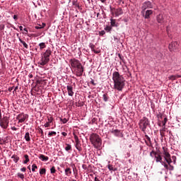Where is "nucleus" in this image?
I'll use <instances>...</instances> for the list:
<instances>
[{"mask_svg": "<svg viewBox=\"0 0 181 181\" xmlns=\"http://www.w3.org/2000/svg\"><path fill=\"white\" fill-rule=\"evenodd\" d=\"M111 133L113 134L115 136H121V131L118 129H112Z\"/></svg>", "mask_w": 181, "mask_h": 181, "instance_id": "obj_18", "label": "nucleus"}, {"mask_svg": "<svg viewBox=\"0 0 181 181\" xmlns=\"http://www.w3.org/2000/svg\"><path fill=\"white\" fill-rule=\"evenodd\" d=\"M62 135H63V136H67V133L63 132H62Z\"/></svg>", "mask_w": 181, "mask_h": 181, "instance_id": "obj_54", "label": "nucleus"}, {"mask_svg": "<svg viewBox=\"0 0 181 181\" xmlns=\"http://www.w3.org/2000/svg\"><path fill=\"white\" fill-rule=\"evenodd\" d=\"M65 145H66L65 151H66V152H69V151H72L71 145V144H65Z\"/></svg>", "mask_w": 181, "mask_h": 181, "instance_id": "obj_24", "label": "nucleus"}, {"mask_svg": "<svg viewBox=\"0 0 181 181\" xmlns=\"http://www.w3.org/2000/svg\"><path fill=\"white\" fill-rule=\"evenodd\" d=\"M74 136L75 141H79L78 136H77V135H76V134H74Z\"/></svg>", "mask_w": 181, "mask_h": 181, "instance_id": "obj_45", "label": "nucleus"}, {"mask_svg": "<svg viewBox=\"0 0 181 181\" xmlns=\"http://www.w3.org/2000/svg\"><path fill=\"white\" fill-rule=\"evenodd\" d=\"M47 121H48L47 122L49 124H52V122H53V117H48Z\"/></svg>", "mask_w": 181, "mask_h": 181, "instance_id": "obj_40", "label": "nucleus"}, {"mask_svg": "<svg viewBox=\"0 0 181 181\" xmlns=\"http://www.w3.org/2000/svg\"><path fill=\"white\" fill-rule=\"evenodd\" d=\"M109 170H115L114 167L111 165H107Z\"/></svg>", "mask_w": 181, "mask_h": 181, "instance_id": "obj_42", "label": "nucleus"}, {"mask_svg": "<svg viewBox=\"0 0 181 181\" xmlns=\"http://www.w3.org/2000/svg\"><path fill=\"white\" fill-rule=\"evenodd\" d=\"M66 90L68 91V95H69L70 97H73V95H74V92L73 91L72 86H67Z\"/></svg>", "mask_w": 181, "mask_h": 181, "instance_id": "obj_15", "label": "nucleus"}, {"mask_svg": "<svg viewBox=\"0 0 181 181\" xmlns=\"http://www.w3.org/2000/svg\"><path fill=\"white\" fill-rule=\"evenodd\" d=\"M90 47L92 50V52H94L95 50V45H93V44H90Z\"/></svg>", "mask_w": 181, "mask_h": 181, "instance_id": "obj_39", "label": "nucleus"}, {"mask_svg": "<svg viewBox=\"0 0 181 181\" xmlns=\"http://www.w3.org/2000/svg\"><path fill=\"white\" fill-rule=\"evenodd\" d=\"M103 101L107 103V101H108V95L107 93L103 94Z\"/></svg>", "mask_w": 181, "mask_h": 181, "instance_id": "obj_31", "label": "nucleus"}, {"mask_svg": "<svg viewBox=\"0 0 181 181\" xmlns=\"http://www.w3.org/2000/svg\"><path fill=\"white\" fill-rule=\"evenodd\" d=\"M44 127H45V128H49V127H50V123H49V122H47V123L45 124Z\"/></svg>", "mask_w": 181, "mask_h": 181, "instance_id": "obj_44", "label": "nucleus"}, {"mask_svg": "<svg viewBox=\"0 0 181 181\" xmlns=\"http://www.w3.org/2000/svg\"><path fill=\"white\" fill-rule=\"evenodd\" d=\"M17 176H18V177H20V179H23V180L25 179V175L21 173H18L17 174Z\"/></svg>", "mask_w": 181, "mask_h": 181, "instance_id": "obj_33", "label": "nucleus"}, {"mask_svg": "<svg viewBox=\"0 0 181 181\" xmlns=\"http://www.w3.org/2000/svg\"><path fill=\"white\" fill-rule=\"evenodd\" d=\"M153 8V4L151 1H145L142 4L141 9V11H146V9H152Z\"/></svg>", "mask_w": 181, "mask_h": 181, "instance_id": "obj_7", "label": "nucleus"}, {"mask_svg": "<svg viewBox=\"0 0 181 181\" xmlns=\"http://www.w3.org/2000/svg\"><path fill=\"white\" fill-rule=\"evenodd\" d=\"M118 56H119V59H120L121 60H122V59H124V57H122V56L121 55V54H119Z\"/></svg>", "mask_w": 181, "mask_h": 181, "instance_id": "obj_62", "label": "nucleus"}, {"mask_svg": "<svg viewBox=\"0 0 181 181\" xmlns=\"http://www.w3.org/2000/svg\"><path fill=\"white\" fill-rule=\"evenodd\" d=\"M4 29H5V25L3 24L0 25V30H4Z\"/></svg>", "mask_w": 181, "mask_h": 181, "instance_id": "obj_46", "label": "nucleus"}, {"mask_svg": "<svg viewBox=\"0 0 181 181\" xmlns=\"http://www.w3.org/2000/svg\"><path fill=\"white\" fill-rule=\"evenodd\" d=\"M0 127L3 129H6L9 127V117L5 116L3 118H1L0 120Z\"/></svg>", "mask_w": 181, "mask_h": 181, "instance_id": "obj_6", "label": "nucleus"}, {"mask_svg": "<svg viewBox=\"0 0 181 181\" xmlns=\"http://www.w3.org/2000/svg\"><path fill=\"white\" fill-rule=\"evenodd\" d=\"M25 141H27V142H29L30 141V136L29 132L25 133Z\"/></svg>", "mask_w": 181, "mask_h": 181, "instance_id": "obj_26", "label": "nucleus"}, {"mask_svg": "<svg viewBox=\"0 0 181 181\" xmlns=\"http://www.w3.org/2000/svg\"><path fill=\"white\" fill-rule=\"evenodd\" d=\"M12 90H13V87H11V88H8V91H12Z\"/></svg>", "mask_w": 181, "mask_h": 181, "instance_id": "obj_63", "label": "nucleus"}, {"mask_svg": "<svg viewBox=\"0 0 181 181\" xmlns=\"http://www.w3.org/2000/svg\"><path fill=\"white\" fill-rule=\"evenodd\" d=\"M90 141L96 149H100V148H101V145H103L101 138H100V136L97 134H92L90 136Z\"/></svg>", "mask_w": 181, "mask_h": 181, "instance_id": "obj_2", "label": "nucleus"}, {"mask_svg": "<svg viewBox=\"0 0 181 181\" xmlns=\"http://www.w3.org/2000/svg\"><path fill=\"white\" fill-rule=\"evenodd\" d=\"M76 142L75 146L76 149H78L79 151H81V144H80V140H78Z\"/></svg>", "mask_w": 181, "mask_h": 181, "instance_id": "obj_21", "label": "nucleus"}, {"mask_svg": "<svg viewBox=\"0 0 181 181\" xmlns=\"http://www.w3.org/2000/svg\"><path fill=\"white\" fill-rule=\"evenodd\" d=\"M111 11L114 12L116 16H119V15H122L124 13V11H122V8H111Z\"/></svg>", "mask_w": 181, "mask_h": 181, "instance_id": "obj_13", "label": "nucleus"}, {"mask_svg": "<svg viewBox=\"0 0 181 181\" xmlns=\"http://www.w3.org/2000/svg\"><path fill=\"white\" fill-rule=\"evenodd\" d=\"M35 169H37V165H36V164H33V165H32V171L35 172Z\"/></svg>", "mask_w": 181, "mask_h": 181, "instance_id": "obj_37", "label": "nucleus"}, {"mask_svg": "<svg viewBox=\"0 0 181 181\" xmlns=\"http://www.w3.org/2000/svg\"><path fill=\"white\" fill-rule=\"evenodd\" d=\"M100 35H101L102 36H104V35H105V31L102 30V31L100 32Z\"/></svg>", "mask_w": 181, "mask_h": 181, "instance_id": "obj_53", "label": "nucleus"}, {"mask_svg": "<svg viewBox=\"0 0 181 181\" xmlns=\"http://www.w3.org/2000/svg\"><path fill=\"white\" fill-rule=\"evenodd\" d=\"M18 88H19V86H16L13 90V93L18 91Z\"/></svg>", "mask_w": 181, "mask_h": 181, "instance_id": "obj_49", "label": "nucleus"}, {"mask_svg": "<svg viewBox=\"0 0 181 181\" xmlns=\"http://www.w3.org/2000/svg\"><path fill=\"white\" fill-rule=\"evenodd\" d=\"M35 29H43L42 26H35Z\"/></svg>", "mask_w": 181, "mask_h": 181, "instance_id": "obj_60", "label": "nucleus"}, {"mask_svg": "<svg viewBox=\"0 0 181 181\" xmlns=\"http://www.w3.org/2000/svg\"><path fill=\"white\" fill-rule=\"evenodd\" d=\"M39 46H40V50H42V49H45V47H46V43L41 42L39 44Z\"/></svg>", "mask_w": 181, "mask_h": 181, "instance_id": "obj_30", "label": "nucleus"}, {"mask_svg": "<svg viewBox=\"0 0 181 181\" xmlns=\"http://www.w3.org/2000/svg\"><path fill=\"white\" fill-rule=\"evenodd\" d=\"M90 84H93V86H95V83H94V79H91Z\"/></svg>", "mask_w": 181, "mask_h": 181, "instance_id": "obj_51", "label": "nucleus"}, {"mask_svg": "<svg viewBox=\"0 0 181 181\" xmlns=\"http://www.w3.org/2000/svg\"><path fill=\"white\" fill-rule=\"evenodd\" d=\"M11 159H13L15 163H18V162L19 161V156H18L17 155H13L11 156Z\"/></svg>", "mask_w": 181, "mask_h": 181, "instance_id": "obj_22", "label": "nucleus"}, {"mask_svg": "<svg viewBox=\"0 0 181 181\" xmlns=\"http://www.w3.org/2000/svg\"><path fill=\"white\" fill-rule=\"evenodd\" d=\"M65 175L66 176H70V175H71V168H66L65 169Z\"/></svg>", "mask_w": 181, "mask_h": 181, "instance_id": "obj_23", "label": "nucleus"}, {"mask_svg": "<svg viewBox=\"0 0 181 181\" xmlns=\"http://www.w3.org/2000/svg\"><path fill=\"white\" fill-rule=\"evenodd\" d=\"M21 172H26V168L24 167L21 169Z\"/></svg>", "mask_w": 181, "mask_h": 181, "instance_id": "obj_59", "label": "nucleus"}, {"mask_svg": "<svg viewBox=\"0 0 181 181\" xmlns=\"http://www.w3.org/2000/svg\"><path fill=\"white\" fill-rule=\"evenodd\" d=\"M50 172L52 174L53 173H56V168L54 166H53L51 169H50Z\"/></svg>", "mask_w": 181, "mask_h": 181, "instance_id": "obj_36", "label": "nucleus"}, {"mask_svg": "<svg viewBox=\"0 0 181 181\" xmlns=\"http://www.w3.org/2000/svg\"><path fill=\"white\" fill-rule=\"evenodd\" d=\"M142 16L144 17V19H150L151 15L153 13L152 10H145L144 11H141Z\"/></svg>", "mask_w": 181, "mask_h": 181, "instance_id": "obj_9", "label": "nucleus"}, {"mask_svg": "<svg viewBox=\"0 0 181 181\" xmlns=\"http://www.w3.org/2000/svg\"><path fill=\"white\" fill-rule=\"evenodd\" d=\"M163 155L165 160V162L168 164V170H173L175 169V167L173 165H170L172 163V158H170V153L168 152V149H166L165 147H163Z\"/></svg>", "mask_w": 181, "mask_h": 181, "instance_id": "obj_4", "label": "nucleus"}, {"mask_svg": "<svg viewBox=\"0 0 181 181\" xmlns=\"http://www.w3.org/2000/svg\"><path fill=\"white\" fill-rule=\"evenodd\" d=\"M40 175H46V170L45 168H42L40 170Z\"/></svg>", "mask_w": 181, "mask_h": 181, "instance_id": "obj_32", "label": "nucleus"}, {"mask_svg": "<svg viewBox=\"0 0 181 181\" xmlns=\"http://www.w3.org/2000/svg\"><path fill=\"white\" fill-rule=\"evenodd\" d=\"M162 129H160V135H163V132L166 131V126H161Z\"/></svg>", "mask_w": 181, "mask_h": 181, "instance_id": "obj_29", "label": "nucleus"}, {"mask_svg": "<svg viewBox=\"0 0 181 181\" xmlns=\"http://www.w3.org/2000/svg\"><path fill=\"white\" fill-rule=\"evenodd\" d=\"M164 168H165L167 170H169V165H168V164H165Z\"/></svg>", "mask_w": 181, "mask_h": 181, "instance_id": "obj_57", "label": "nucleus"}, {"mask_svg": "<svg viewBox=\"0 0 181 181\" xmlns=\"http://www.w3.org/2000/svg\"><path fill=\"white\" fill-rule=\"evenodd\" d=\"M24 158H25V160L23 161V163L24 164H26V163H28V162H29V156L28 155V154H25L24 155Z\"/></svg>", "mask_w": 181, "mask_h": 181, "instance_id": "obj_28", "label": "nucleus"}, {"mask_svg": "<svg viewBox=\"0 0 181 181\" xmlns=\"http://www.w3.org/2000/svg\"><path fill=\"white\" fill-rule=\"evenodd\" d=\"M145 138H146V139L148 141V142H151V137H149V136H148V135H145Z\"/></svg>", "mask_w": 181, "mask_h": 181, "instance_id": "obj_43", "label": "nucleus"}, {"mask_svg": "<svg viewBox=\"0 0 181 181\" xmlns=\"http://www.w3.org/2000/svg\"><path fill=\"white\" fill-rule=\"evenodd\" d=\"M52 54V50L48 49L46 52L42 54L40 61L38 62L40 66H46L49 62H50V56Z\"/></svg>", "mask_w": 181, "mask_h": 181, "instance_id": "obj_3", "label": "nucleus"}, {"mask_svg": "<svg viewBox=\"0 0 181 181\" xmlns=\"http://www.w3.org/2000/svg\"><path fill=\"white\" fill-rule=\"evenodd\" d=\"M13 18V19H15L16 21H18V16L14 15Z\"/></svg>", "mask_w": 181, "mask_h": 181, "instance_id": "obj_61", "label": "nucleus"}, {"mask_svg": "<svg viewBox=\"0 0 181 181\" xmlns=\"http://www.w3.org/2000/svg\"><path fill=\"white\" fill-rule=\"evenodd\" d=\"M56 132H50L48 134V136H53V135H56Z\"/></svg>", "mask_w": 181, "mask_h": 181, "instance_id": "obj_38", "label": "nucleus"}, {"mask_svg": "<svg viewBox=\"0 0 181 181\" xmlns=\"http://www.w3.org/2000/svg\"><path fill=\"white\" fill-rule=\"evenodd\" d=\"M19 42H21V43H22V45L24 46V47H25V49H28V47H29L28 44H26V42H25V41L22 40V39L19 38Z\"/></svg>", "mask_w": 181, "mask_h": 181, "instance_id": "obj_27", "label": "nucleus"}, {"mask_svg": "<svg viewBox=\"0 0 181 181\" xmlns=\"http://www.w3.org/2000/svg\"><path fill=\"white\" fill-rule=\"evenodd\" d=\"M177 46H179L177 42H173L171 44L169 45L168 49L170 52H175V50H177Z\"/></svg>", "mask_w": 181, "mask_h": 181, "instance_id": "obj_11", "label": "nucleus"}, {"mask_svg": "<svg viewBox=\"0 0 181 181\" xmlns=\"http://www.w3.org/2000/svg\"><path fill=\"white\" fill-rule=\"evenodd\" d=\"M160 163H161V165H163V166H165V165H166V163L163 162L162 160H161V161H160Z\"/></svg>", "mask_w": 181, "mask_h": 181, "instance_id": "obj_52", "label": "nucleus"}, {"mask_svg": "<svg viewBox=\"0 0 181 181\" xmlns=\"http://www.w3.org/2000/svg\"><path fill=\"white\" fill-rule=\"evenodd\" d=\"M157 118H158V127H162V121H163V119H165V118L166 117V115L160 113L158 115H157Z\"/></svg>", "mask_w": 181, "mask_h": 181, "instance_id": "obj_10", "label": "nucleus"}, {"mask_svg": "<svg viewBox=\"0 0 181 181\" xmlns=\"http://www.w3.org/2000/svg\"><path fill=\"white\" fill-rule=\"evenodd\" d=\"M75 73L77 77H81V76H83V73H84V67L82 66L78 69H76Z\"/></svg>", "mask_w": 181, "mask_h": 181, "instance_id": "obj_14", "label": "nucleus"}, {"mask_svg": "<svg viewBox=\"0 0 181 181\" xmlns=\"http://www.w3.org/2000/svg\"><path fill=\"white\" fill-rule=\"evenodd\" d=\"M105 30H106V32H111V30H112V27L111 26H107Z\"/></svg>", "mask_w": 181, "mask_h": 181, "instance_id": "obj_34", "label": "nucleus"}, {"mask_svg": "<svg viewBox=\"0 0 181 181\" xmlns=\"http://www.w3.org/2000/svg\"><path fill=\"white\" fill-rule=\"evenodd\" d=\"M40 134H41L42 135H43V129H40Z\"/></svg>", "mask_w": 181, "mask_h": 181, "instance_id": "obj_64", "label": "nucleus"}, {"mask_svg": "<svg viewBox=\"0 0 181 181\" xmlns=\"http://www.w3.org/2000/svg\"><path fill=\"white\" fill-rule=\"evenodd\" d=\"M112 80L114 81V88L118 91H122V88L125 86V79L119 74V72L115 71L113 73Z\"/></svg>", "mask_w": 181, "mask_h": 181, "instance_id": "obj_1", "label": "nucleus"}, {"mask_svg": "<svg viewBox=\"0 0 181 181\" xmlns=\"http://www.w3.org/2000/svg\"><path fill=\"white\" fill-rule=\"evenodd\" d=\"M110 25L112 28H118V23L115 21V19H110Z\"/></svg>", "mask_w": 181, "mask_h": 181, "instance_id": "obj_20", "label": "nucleus"}, {"mask_svg": "<svg viewBox=\"0 0 181 181\" xmlns=\"http://www.w3.org/2000/svg\"><path fill=\"white\" fill-rule=\"evenodd\" d=\"M156 19H157V22L158 23H163L165 22L164 18H163V15H162V14H158L157 16Z\"/></svg>", "mask_w": 181, "mask_h": 181, "instance_id": "obj_16", "label": "nucleus"}, {"mask_svg": "<svg viewBox=\"0 0 181 181\" xmlns=\"http://www.w3.org/2000/svg\"><path fill=\"white\" fill-rule=\"evenodd\" d=\"M11 129H12V131H17L18 130V129L15 127H12Z\"/></svg>", "mask_w": 181, "mask_h": 181, "instance_id": "obj_56", "label": "nucleus"}, {"mask_svg": "<svg viewBox=\"0 0 181 181\" xmlns=\"http://www.w3.org/2000/svg\"><path fill=\"white\" fill-rule=\"evenodd\" d=\"M166 122H168V117H164V119L163 120H161V126L160 127L166 126Z\"/></svg>", "mask_w": 181, "mask_h": 181, "instance_id": "obj_25", "label": "nucleus"}, {"mask_svg": "<svg viewBox=\"0 0 181 181\" xmlns=\"http://www.w3.org/2000/svg\"><path fill=\"white\" fill-rule=\"evenodd\" d=\"M94 52V53H95V54H100V50H95V51H93Z\"/></svg>", "mask_w": 181, "mask_h": 181, "instance_id": "obj_55", "label": "nucleus"}, {"mask_svg": "<svg viewBox=\"0 0 181 181\" xmlns=\"http://www.w3.org/2000/svg\"><path fill=\"white\" fill-rule=\"evenodd\" d=\"M78 107H83V103L78 101Z\"/></svg>", "mask_w": 181, "mask_h": 181, "instance_id": "obj_48", "label": "nucleus"}, {"mask_svg": "<svg viewBox=\"0 0 181 181\" xmlns=\"http://www.w3.org/2000/svg\"><path fill=\"white\" fill-rule=\"evenodd\" d=\"M69 63L71 67H73V69H74L75 67H77L78 65L81 64L80 61H78V59H76L75 58L70 59Z\"/></svg>", "mask_w": 181, "mask_h": 181, "instance_id": "obj_12", "label": "nucleus"}, {"mask_svg": "<svg viewBox=\"0 0 181 181\" xmlns=\"http://www.w3.org/2000/svg\"><path fill=\"white\" fill-rule=\"evenodd\" d=\"M155 153H156V152H155V151H151V152L150 153V156H153L152 155H155Z\"/></svg>", "mask_w": 181, "mask_h": 181, "instance_id": "obj_58", "label": "nucleus"}, {"mask_svg": "<svg viewBox=\"0 0 181 181\" xmlns=\"http://www.w3.org/2000/svg\"><path fill=\"white\" fill-rule=\"evenodd\" d=\"M139 125L140 127V129H141L143 132H145L148 125H149V119H148V118L146 117H143L141 119H140Z\"/></svg>", "mask_w": 181, "mask_h": 181, "instance_id": "obj_5", "label": "nucleus"}, {"mask_svg": "<svg viewBox=\"0 0 181 181\" xmlns=\"http://www.w3.org/2000/svg\"><path fill=\"white\" fill-rule=\"evenodd\" d=\"M60 121H61L63 124H66V123H67V121H69V119H66V118H64V119L60 118Z\"/></svg>", "mask_w": 181, "mask_h": 181, "instance_id": "obj_35", "label": "nucleus"}, {"mask_svg": "<svg viewBox=\"0 0 181 181\" xmlns=\"http://www.w3.org/2000/svg\"><path fill=\"white\" fill-rule=\"evenodd\" d=\"M39 159H41V160H42L43 162H47V160H49V157L43 154H40L39 156Z\"/></svg>", "mask_w": 181, "mask_h": 181, "instance_id": "obj_19", "label": "nucleus"}, {"mask_svg": "<svg viewBox=\"0 0 181 181\" xmlns=\"http://www.w3.org/2000/svg\"><path fill=\"white\" fill-rule=\"evenodd\" d=\"M175 78H177V76L175 75L170 76L169 77V80H172V81L175 80Z\"/></svg>", "mask_w": 181, "mask_h": 181, "instance_id": "obj_41", "label": "nucleus"}, {"mask_svg": "<svg viewBox=\"0 0 181 181\" xmlns=\"http://www.w3.org/2000/svg\"><path fill=\"white\" fill-rule=\"evenodd\" d=\"M82 168H83V169H84L85 170H87V165H85V164H83V165H82Z\"/></svg>", "mask_w": 181, "mask_h": 181, "instance_id": "obj_50", "label": "nucleus"}, {"mask_svg": "<svg viewBox=\"0 0 181 181\" xmlns=\"http://www.w3.org/2000/svg\"><path fill=\"white\" fill-rule=\"evenodd\" d=\"M28 118L29 115L25 113H21L16 117V119L20 123L25 122V121H26V119H28Z\"/></svg>", "mask_w": 181, "mask_h": 181, "instance_id": "obj_8", "label": "nucleus"}, {"mask_svg": "<svg viewBox=\"0 0 181 181\" xmlns=\"http://www.w3.org/2000/svg\"><path fill=\"white\" fill-rule=\"evenodd\" d=\"M154 158L156 159V162H162V156H160V154H158V153H154Z\"/></svg>", "mask_w": 181, "mask_h": 181, "instance_id": "obj_17", "label": "nucleus"}, {"mask_svg": "<svg viewBox=\"0 0 181 181\" xmlns=\"http://www.w3.org/2000/svg\"><path fill=\"white\" fill-rule=\"evenodd\" d=\"M81 67H83V66H81V63L79 64L78 65V66H76L74 69H76V70H77V69H80Z\"/></svg>", "mask_w": 181, "mask_h": 181, "instance_id": "obj_47", "label": "nucleus"}]
</instances>
